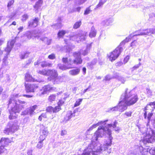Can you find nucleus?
Segmentation results:
<instances>
[{
	"label": "nucleus",
	"mask_w": 155,
	"mask_h": 155,
	"mask_svg": "<svg viewBox=\"0 0 155 155\" xmlns=\"http://www.w3.org/2000/svg\"><path fill=\"white\" fill-rule=\"evenodd\" d=\"M141 132L144 134L143 138L140 141V146H136L135 155H155V147H150L149 146L143 148L142 144H146L147 143H153L155 141V131L151 128L147 129L144 127L139 128Z\"/></svg>",
	"instance_id": "1"
},
{
	"label": "nucleus",
	"mask_w": 155,
	"mask_h": 155,
	"mask_svg": "<svg viewBox=\"0 0 155 155\" xmlns=\"http://www.w3.org/2000/svg\"><path fill=\"white\" fill-rule=\"evenodd\" d=\"M108 120L104 121H101L98 122L97 124H94L91 126L93 128H95L97 126L101 124H103L104 126L99 127L97 130L95 132L94 136L92 137L93 140H95L97 141L99 137H101L104 135H107L108 136V139L105 141L104 144L103 145L102 147L105 150L107 149L108 147L110 146L112 144V140L113 139L111 136V129L112 128H114L115 131H117L119 129L118 128H115L116 124L117 123L116 121L114 122L113 124H108L105 125V122L107 121Z\"/></svg>",
	"instance_id": "2"
},
{
	"label": "nucleus",
	"mask_w": 155,
	"mask_h": 155,
	"mask_svg": "<svg viewBox=\"0 0 155 155\" xmlns=\"http://www.w3.org/2000/svg\"><path fill=\"white\" fill-rule=\"evenodd\" d=\"M155 34V28H149L146 29L139 30L135 31L130 35L125 40L122 41L120 45L113 52L110 53L109 58L111 61L115 60L119 56L123 50L122 46L124 45L126 42H128L132 38L140 35H150Z\"/></svg>",
	"instance_id": "3"
},
{
	"label": "nucleus",
	"mask_w": 155,
	"mask_h": 155,
	"mask_svg": "<svg viewBox=\"0 0 155 155\" xmlns=\"http://www.w3.org/2000/svg\"><path fill=\"white\" fill-rule=\"evenodd\" d=\"M138 99L137 96L134 90L128 91L127 88L125 93L121 95L120 101L118 105L113 107L111 110L112 111L117 110L122 112L127 109L128 106L135 103Z\"/></svg>",
	"instance_id": "4"
},
{
	"label": "nucleus",
	"mask_w": 155,
	"mask_h": 155,
	"mask_svg": "<svg viewBox=\"0 0 155 155\" xmlns=\"http://www.w3.org/2000/svg\"><path fill=\"white\" fill-rule=\"evenodd\" d=\"M18 94H14L11 96L8 101V107H11V110H9L10 115L9 118L10 119H13L16 118V114L19 113L23 108L26 102L18 99Z\"/></svg>",
	"instance_id": "5"
},
{
	"label": "nucleus",
	"mask_w": 155,
	"mask_h": 155,
	"mask_svg": "<svg viewBox=\"0 0 155 155\" xmlns=\"http://www.w3.org/2000/svg\"><path fill=\"white\" fill-rule=\"evenodd\" d=\"M15 40L13 39L8 42L7 47L5 49V51L6 52V55L4 57L3 60V64L5 65H7L6 61L8 58V56L9 55L15 43Z\"/></svg>",
	"instance_id": "6"
},
{
	"label": "nucleus",
	"mask_w": 155,
	"mask_h": 155,
	"mask_svg": "<svg viewBox=\"0 0 155 155\" xmlns=\"http://www.w3.org/2000/svg\"><path fill=\"white\" fill-rule=\"evenodd\" d=\"M8 127H9L5 128L4 130V133L6 134H9L10 133H14L17 130L18 127L16 123L9 122L8 124Z\"/></svg>",
	"instance_id": "7"
},
{
	"label": "nucleus",
	"mask_w": 155,
	"mask_h": 155,
	"mask_svg": "<svg viewBox=\"0 0 155 155\" xmlns=\"http://www.w3.org/2000/svg\"><path fill=\"white\" fill-rule=\"evenodd\" d=\"M39 73L40 74L52 76L55 79L54 82H56V80L58 78H57L58 76V74L56 71L54 70H45L43 69L41 71H40Z\"/></svg>",
	"instance_id": "8"
},
{
	"label": "nucleus",
	"mask_w": 155,
	"mask_h": 155,
	"mask_svg": "<svg viewBox=\"0 0 155 155\" xmlns=\"http://www.w3.org/2000/svg\"><path fill=\"white\" fill-rule=\"evenodd\" d=\"M150 110L151 112H153L155 113V102L150 103L149 104L147 105V106L144 107L143 111H144L143 116L145 119L147 118V112H148V110Z\"/></svg>",
	"instance_id": "9"
},
{
	"label": "nucleus",
	"mask_w": 155,
	"mask_h": 155,
	"mask_svg": "<svg viewBox=\"0 0 155 155\" xmlns=\"http://www.w3.org/2000/svg\"><path fill=\"white\" fill-rule=\"evenodd\" d=\"M55 89L54 87H52L49 85L45 86L40 90L37 95L39 96H41L47 94L51 90H54Z\"/></svg>",
	"instance_id": "10"
},
{
	"label": "nucleus",
	"mask_w": 155,
	"mask_h": 155,
	"mask_svg": "<svg viewBox=\"0 0 155 155\" xmlns=\"http://www.w3.org/2000/svg\"><path fill=\"white\" fill-rule=\"evenodd\" d=\"M25 90L27 93L34 92L38 87V86L36 84H25Z\"/></svg>",
	"instance_id": "11"
},
{
	"label": "nucleus",
	"mask_w": 155,
	"mask_h": 155,
	"mask_svg": "<svg viewBox=\"0 0 155 155\" xmlns=\"http://www.w3.org/2000/svg\"><path fill=\"white\" fill-rule=\"evenodd\" d=\"M73 56L74 58V59L73 61H71L72 64L74 63L75 64L78 65L82 63V60L79 53H78L77 52H74L73 53Z\"/></svg>",
	"instance_id": "12"
},
{
	"label": "nucleus",
	"mask_w": 155,
	"mask_h": 155,
	"mask_svg": "<svg viewBox=\"0 0 155 155\" xmlns=\"http://www.w3.org/2000/svg\"><path fill=\"white\" fill-rule=\"evenodd\" d=\"M36 105H34L31 107L27 108L25 110L22 111L21 114V115H25L29 114L31 116H32L34 114V110L37 107Z\"/></svg>",
	"instance_id": "13"
},
{
	"label": "nucleus",
	"mask_w": 155,
	"mask_h": 155,
	"mask_svg": "<svg viewBox=\"0 0 155 155\" xmlns=\"http://www.w3.org/2000/svg\"><path fill=\"white\" fill-rule=\"evenodd\" d=\"M10 140L8 138H2L0 141V144L2 145L0 146V151L3 152L5 151L4 146H5L10 143Z\"/></svg>",
	"instance_id": "14"
},
{
	"label": "nucleus",
	"mask_w": 155,
	"mask_h": 155,
	"mask_svg": "<svg viewBox=\"0 0 155 155\" xmlns=\"http://www.w3.org/2000/svg\"><path fill=\"white\" fill-rule=\"evenodd\" d=\"M69 39L70 40L72 41H76L78 43H79V40H78V34L76 32H73L68 37ZM68 40V39H65L64 40L65 41L67 42V40Z\"/></svg>",
	"instance_id": "15"
},
{
	"label": "nucleus",
	"mask_w": 155,
	"mask_h": 155,
	"mask_svg": "<svg viewBox=\"0 0 155 155\" xmlns=\"http://www.w3.org/2000/svg\"><path fill=\"white\" fill-rule=\"evenodd\" d=\"M41 134L40 137V138L41 140H44L46 137L48 133L47 128L43 126L42 129L41 130Z\"/></svg>",
	"instance_id": "16"
},
{
	"label": "nucleus",
	"mask_w": 155,
	"mask_h": 155,
	"mask_svg": "<svg viewBox=\"0 0 155 155\" xmlns=\"http://www.w3.org/2000/svg\"><path fill=\"white\" fill-rule=\"evenodd\" d=\"M39 20L38 18H35L34 19L31 21L28 22V27H35L38 25Z\"/></svg>",
	"instance_id": "17"
},
{
	"label": "nucleus",
	"mask_w": 155,
	"mask_h": 155,
	"mask_svg": "<svg viewBox=\"0 0 155 155\" xmlns=\"http://www.w3.org/2000/svg\"><path fill=\"white\" fill-rule=\"evenodd\" d=\"M87 32L84 31L81 33L78 34V40L80 41H83L85 40L87 36Z\"/></svg>",
	"instance_id": "18"
},
{
	"label": "nucleus",
	"mask_w": 155,
	"mask_h": 155,
	"mask_svg": "<svg viewBox=\"0 0 155 155\" xmlns=\"http://www.w3.org/2000/svg\"><path fill=\"white\" fill-rule=\"evenodd\" d=\"M75 116V112L73 111V112L71 111H68L65 117V119L66 120H68L71 118L74 117Z\"/></svg>",
	"instance_id": "19"
},
{
	"label": "nucleus",
	"mask_w": 155,
	"mask_h": 155,
	"mask_svg": "<svg viewBox=\"0 0 155 155\" xmlns=\"http://www.w3.org/2000/svg\"><path fill=\"white\" fill-rule=\"evenodd\" d=\"M113 21V19L112 18H108L103 21L101 24L103 25L107 26L111 23Z\"/></svg>",
	"instance_id": "20"
},
{
	"label": "nucleus",
	"mask_w": 155,
	"mask_h": 155,
	"mask_svg": "<svg viewBox=\"0 0 155 155\" xmlns=\"http://www.w3.org/2000/svg\"><path fill=\"white\" fill-rule=\"evenodd\" d=\"M113 76L114 78L117 79L118 80L121 81L123 84H124L126 81L125 79L120 76L118 73H114Z\"/></svg>",
	"instance_id": "21"
},
{
	"label": "nucleus",
	"mask_w": 155,
	"mask_h": 155,
	"mask_svg": "<svg viewBox=\"0 0 155 155\" xmlns=\"http://www.w3.org/2000/svg\"><path fill=\"white\" fill-rule=\"evenodd\" d=\"M80 70L79 68H76L69 71V74L72 76H75L78 74L80 72Z\"/></svg>",
	"instance_id": "22"
},
{
	"label": "nucleus",
	"mask_w": 155,
	"mask_h": 155,
	"mask_svg": "<svg viewBox=\"0 0 155 155\" xmlns=\"http://www.w3.org/2000/svg\"><path fill=\"white\" fill-rule=\"evenodd\" d=\"M25 79L26 81H35V79L28 72L25 75Z\"/></svg>",
	"instance_id": "23"
},
{
	"label": "nucleus",
	"mask_w": 155,
	"mask_h": 155,
	"mask_svg": "<svg viewBox=\"0 0 155 155\" xmlns=\"http://www.w3.org/2000/svg\"><path fill=\"white\" fill-rule=\"evenodd\" d=\"M43 2V0H38V1L36 2L34 7V8L36 9L35 11L36 12H38V9L41 7Z\"/></svg>",
	"instance_id": "24"
},
{
	"label": "nucleus",
	"mask_w": 155,
	"mask_h": 155,
	"mask_svg": "<svg viewBox=\"0 0 155 155\" xmlns=\"http://www.w3.org/2000/svg\"><path fill=\"white\" fill-rule=\"evenodd\" d=\"M34 36L35 37V38H37L38 40H41L42 41H44L45 43H46L47 41L48 40V39L47 37H41V34H38V36L36 35Z\"/></svg>",
	"instance_id": "25"
},
{
	"label": "nucleus",
	"mask_w": 155,
	"mask_h": 155,
	"mask_svg": "<svg viewBox=\"0 0 155 155\" xmlns=\"http://www.w3.org/2000/svg\"><path fill=\"white\" fill-rule=\"evenodd\" d=\"M29 54L30 52L27 51L21 52L19 55L20 58L21 59L26 58L28 57Z\"/></svg>",
	"instance_id": "26"
},
{
	"label": "nucleus",
	"mask_w": 155,
	"mask_h": 155,
	"mask_svg": "<svg viewBox=\"0 0 155 155\" xmlns=\"http://www.w3.org/2000/svg\"><path fill=\"white\" fill-rule=\"evenodd\" d=\"M35 32L34 31H28L26 33V36L28 39L30 38L33 37L35 38L34 36L36 35L38 36V34H35Z\"/></svg>",
	"instance_id": "27"
},
{
	"label": "nucleus",
	"mask_w": 155,
	"mask_h": 155,
	"mask_svg": "<svg viewBox=\"0 0 155 155\" xmlns=\"http://www.w3.org/2000/svg\"><path fill=\"white\" fill-rule=\"evenodd\" d=\"M96 31L95 30L94 27L92 26L89 34V36L91 38L95 37L96 35Z\"/></svg>",
	"instance_id": "28"
},
{
	"label": "nucleus",
	"mask_w": 155,
	"mask_h": 155,
	"mask_svg": "<svg viewBox=\"0 0 155 155\" xmlns=\"http://www.w3.org/2000/svg\"><path fill=\"white\" fill-rule=\"evenodd\" d=\"M97 62V58H94L91 62L88 63V65L91 68L93 69V66L95 65Z\"/></svg>",
	"instance_id": "29"
},
{
	"label": "nucleus",
	"mask_w": 155,
	"mask_h": 155,
	"mask_svg": "<svg viewBox=\"0 0 155 155\" xmlns=\"http://www.w3.org/2000/svg\"><path fill=\"white\" fill-rule=\"evenodd\" d=\"M58 67L59 69L62 70H65L70 68L64 64H58Z\"/></svg>",
	"instance_id": "30"
},
{
	"label": "nucleus",
	"mask_w": 155,
	"mask_h": 155,
	"mask_svg": "<svg viewBox=\"0 0 155 155\" xmlns=\"http://www.w3.org/2000/svg\"><path fill=\"white\" fill-rule=\"evenodd\" d=\"M52 64L46 61H43L41 62L40 65L42 67H51Z\"/></svg>",
	"instance_id": "31"
},
{
	"label": "nucleus",
	"mask_w": 155,
	"mask_h": 155,
	"mask_svg": "<svg viewBox=\"0 0 155 155\" xmlns=\"http://www.w3.org/2000/svg\"><path fill=\"white\" fill-rule=\"evenodd\" d=\"M62 61L64 63L66 64L67 63H68V64L71 65L72 64L71 62V59H69L68 60V59L67 58H63L62 59Z\"/></svg>",
	"instance_id": "32"
},
{
	"label": "nucleus",
	"mask_w": 155,
	"mask_h": 155,
	"mask_svg": "<svg viewBox=\"0 0 155 155\" xmlns=\"http://www.w3.org/2000/svg\"><path fill=\"white\" fill-rule=\"evenodd\" d=\"M89 52V51L88 50L86 49L84 50H80V51L77 52L78 53H80V55H81V54H82L84 56L86 55H87Z\"/></svg>",
	"instance_id": "33"
},
{
	"label": "nucleus",
	"mask_w": 155,
	"mask_h": 155,
	"mask_svg": "<svg viewBox=\"0 0 155 155\" xmlns=\"http://www.w3.org/2000/svg\"><path fill=\"white\" fill-rule=\"evenodd\" d=\"M81 24V21L80 20L75 22L73 25V28L74 29H77L79 28Z\"/></svg>",
	"instance_id": "34"
},
{
	"label": "nucleus",
	"mask_w": 155,
	"mask_h": 155,
	"mask_svg": "<svg viewBox=\"0 0 155 155\" xmlns=\"http://www.w3.org/2000/svg\"><path fill=\"white\" fill-rule=\"evenodd\" d=\"M148 111H149V112H148V116L147 117V118L148 120V123H149L150 122L151 119V118L152 115H153V114H154V113L153 112H151V111H150L149 110H148Z\"/></svg>",
	"instance_id": "35"
},
{
	"label": "nucleus",
	"mask_w": 155,
	"mask_h": 155,
	"mask_svg": "<svg viewBox=\"0 0 155 155\" xmlns=\"http://www.w3.org/2000/svg\"><path fill=\"white\" fill-rule=\"evenodd\" d=\"M65 33L66 32L65 31L63 30L59 31L58 33V37L59 38L62 37Z\"/></svg>",
	"instance_id": "36"
},
{
	"label": "nucleus",
	"mask_w": 155,
	"mask_h": 155,
	"mask_svg": "<svg viewBox=\"0 0 155 155\" xmlns=\"http://www.w3.org/2000/svg\"><path fill=\"white\" fill-rule=\"evenodd\" d=\"M86 1V0H76L75 3L77 5H80L82 4L85 2Z\"/></svg>",
	"instance_id": "37"
},
{
	"label": "nucleus",
	"mask_w": 155,
	"mask_h": 155,
	"mask_svg": "<svg viewBox=\"0 0 155 155\" xmlns=\"http://www.w3.org/2000/svg\"><path fill=\"white\" fill-rule=\"evenodd\" d=\"M61 109V107L59 105L58 106H56L54 108L53 107V113L57 112Z\"/></svg>",
	"instance_id": "38"
},
{
	"label": "nucleus",
	"mask_w": 155,
	"mask_h": 155,
	"mask_svg": "<svg viewBox=\"0 0 155 155\" xmlns=\"http://www.w3.org/2000/svg\"><path fill=\"white\" fill-rule=\"evenodd\" d=\"M82 99H78L75 103L74 106L77 107L82 102Z\"/></svg>",
	"instance_id": "39"
},
{
	"label": "nucleus",
	"mask_w": 155,
	"mask_h": 155,
	"mask_svg": "<svg viewBox=\"0 0 155 155\" xmlns=\"http://www.w3.org/2000/svg\"><path fill=\"white\" fill-rule=\"evenodd\" d=\"M56 98V95L54 94L51 95L49 97L48 100L50 102L54 101Z\"/></svg>",
	"instance_id": "40"
},
{
	"label": "nucleus",
	"mask_w": 155,
	"mask_h": 155,
	"mask_svg": "<svg viewBox=\"0 0 155 155\" xmlns=\"http://www.w3.org/2000/svg\"><path fill=\"white\" fill-rule=\"evenodd\" d=\"M46 110L47 112L50 113H53V107L51 106L48 107L47 108Z\"/></svg>",
	"instance_id": "41"
},
{
	"label": "nucleus",
	"mask_w": 155,
	"mask_h": 155,
	"mask_svg": "<svg viewBox=\"0 0 155 155\" xmlns=\"http://www.w3.org/2000/svg\"><path fill=\"white\" fill-rule=\"evenodd\" d=\"M81 8L80 7H78L76 8H74L73 9H72L71 11V13L74 12H75L76 11L78 12H80Z\"/></svg>",
	"instance_id": "42"
},
{
	"label": "nucleus",
	"mask_w": 155,
	"mask_h": 155,
	"mask_svg": "<svg viewBox=\"0 0 155 155\" xmlns=\"http://www.w3.org/2000/svg\"><path fill=\"white\" fill-rule=\"evenodd\" d=\"M43 140H41L38 142L37 145V147L39 149H41L42 148L43 146L42 141Z\"/></svg>",
	"instance_id": "43"
},
{
	"label": "nucleus",
	"mask_w": 155,
	"mask_h": 155,
	"mask_svg": "<svg viewBox=\"0 0 155 155\" xmlns=\"http://www.w3.org/2000/svg\"><path fill=\"white\" fill-rule=\"evenodd\" d=\"M14 2V0H11L9 1L8 2L7 7L8 8L9 7H10Z\"/></svg>",
	"instance_id": "44"
},
{
	"label": "nucleus",
	"mask_w": 155,
	"mask_h": 155,
	"mask_svg": "<svg viewBox=\"0 0 155 155\" xmlns=\"http://www.w3.org/2000/svg\"><path fill=\"white\" fill-rule=\"evenodd\" d=\"M132 112L131 111L126 112L124 113V115L126 116V117L127 118L128 117H130L131 116Z\"/></svg>",
	"instance_id": "45"
},
{
	"label": "nucleus",
	"mask_w": 155,
	"mask_h": 155,
	"mask_svg": "<svg viewBox=\"0 0 155 155\" xmlns=\"http://www.w3.org/2000/svg\"><path fill=\"white\" fill-rule=\"evenodd\" d=\"M141 63L139 62L138 64L134 66L132 68V71H134V70L138 68L141 65Z\"/></svg>",
	"instance_id": "46"
},
{
	"label": "nucleus",
	"mask_w": 155,
	"mask_h": 155,
	"mask_svg": "<svg viewBox=\"0 0 155 155\" xmlns=\"http://www.w3.org/2000/svg\"><path fill=\"white\" fill-rule=\"evenodd\" d=\"M48 58L50 59L53 60L55 58V56L54 54H51L48 56Z\"/></svg>",
	"instance_id": "47"
},
{
	"label": "nucleus",
	"mask_w": 155,
	"mask_h": 155,
	"mask_svg": "<svg viewBox=\"0 0 155 155\" xmlns=\"http://www.w3.org/2000/svg\"><path fill=\"white\" fill-rule=\"evenodd\" d=\"M28 15L26 14H24V15L22 16V18L21 19L22 21H26L27 19L28 18Z\"/></svg>",
	"instance_id": "48"
},
{
	"label": "nucleus",
	"mask_w": 155,
	"mask_h": 155,
	"mask_svg": "<svg viewBox=\"0 0 155 155\" xmlns=\"http://www.w3.org/2000/svg\"><path fill=\"white\" fill-rule=\"evenodd\" d=\"M146 92L147 94H148V97H150V96L152 95V92L150 89L147 88L146 89Z\"/></svg>",
	"instance_id": "49"
},
{
	"label": "nucleus",
	"mask_w": 155,
	"mask_h": 155,
	"mask_svg": "<svg viewBox=\"0 0 155 155\" xmlns=\"http://www.w3.org/2000/svg\"><path fill=\"white\" fill-rule=\"evenodd\" d=\"M91 10L89 8H87L84 11V14L85 15H87L89 14Z\"/></svg>",
	"instance_id": "50"
},
{
	"label": "nucleus",
	"mask_w": 155,
	"mask_h": 155,
	"mask_svg": "<svg viewBox=\"0 0 155 155\" xmlns=\"http://www.w3.org/2000/svg\"><path fill=\"white\" fill-rule=\"evenodd\" d=\"M64 99H61L59 100V101L58 103V105L60 106L61 105H62L64 103Z\"/></svg>",
	"instance_id": "51"
},
{
	"label": "nucleus",
	"mask_w": 155,
	"mask_h": 155,
	"mask_svg": "<svg viewBox=\"0 0 155 155\" xmlns=\"http://www.w3.org/2000/svg\"><path fill=\"white\" fill-rule=\"evenodd\" d=\"M92 43H91L89 44H88L87 45L86 49L87 50H88L89 51H90L91 48V47L92 46Z\"/></svg>",
	"instance_id": "52"
},
{
	"label": "nucleus",
	"mask_w": 155,
	"mask_h": 155,
	"mask_svg": "<svg viewBox=\"0 0 155 155\" xmlns=\"http://www.w3.org/2000/svg\"><path fill=\"white\" fill-rule=\"evenodd\" d=\"M112 79V77L109 75H107L104 80L108 81Z\"/></svg>",
	"instance_id": "53"
},
{
	"label": "nucleus",
	"mask_w": 155,
	"mask_h": 155,
	"mask_svg": "<svg viewBox=\"0 0 155 155\" xmlns=\"http://www.w3.org/2000/svg\"><path fill=\"white\" fill-rule=\"evenodd\" d=\"M101 2L102 1H100L98 4L96 6L97 8L101 7L104 4V2Z\"/></svg>",
	"instance_id": "54"
},
{
	"label": "nucleus",
	"mask_w": 155,
	"mask_h": 155,
	"mask_svg": "<svg viewBox=\"0 0 155 155\" xmlns=\"http://www.w3.org/2000/svg\"><path fill=\"white\" fill-rule=\"evenodd\" d=\"M90 87V86H89L87 88L84 89L83 92H82L81 93V94H83L84 93L86 92L87 91H89L90 90H89V88Z\"/></svg>",
	"instance_id": "55"
},
{
	"label": "nucleus",
	"mask_w": 155,
	"mask_h": 155,
	"mask_svg": "<svg viewBox=\"0 0 155 155\" xmlns=\"http://www.w3.org/2000/svg\"><path fill=\"white\" fill-rule=\"evenodd\" d=\"M93 129V127H91L87 130L86 131V133H85V134L87 135L88 134H89V131L92 130Z\"/></svg>",
	"instance_id": "56"
},
{
	"label": "nucleus",
	"mask_w": 155,
	"mask_h": 155,
	"mask_svg": "<svg viewBox=\"0 0 155 155\" xmlns=\"http://www.w3.org/2000/svg\"><path fill=\"white\" fill-rule=\"evenodd\" d=\"M41 61L40 60H38L36 62H35L34 63V65L35 66H36L37 65H38L41 64Z\"/></svg>",
	"instance_id": "57"
},
{
	"label": "nucleus",
	"mask_w": 155,
	"mask_h": 155,
	"mask_svg": "<svg viewBox=\"0 0 155 155\" xmlns=\"http://www.w3.org/2000/svg\"><path fill=\"white\" fill-rule=\"evenodd\" d=\"M129 59V57L128 56H126L125 58H124V62L125 63H127Z\"/></svg>",
	"instance_id": "58"
},
{
	"label": "nucleus",
	"mask_w": 155,
	"mask_h": 155,
	"mask_svg": "<svg viewBox=\"0 0 155 155\" xmlns=\"http://www.w3.org/2000/svg\"><path fill=\"white\" fill-rule=\"evenodd\" d=\"M67 131L65 130H62L61 135L62 136H64L67 134Z\"/></svg>",
	"instance_id": "59"
},
{
	"label": "nucleus",
	"mask_w": 155,
	"mask_h": 155,
	"mask_svg": "<svg viewBox=\"0 0 155 155\" xmlns=\"http://www.w3.org/2000/svg\"><path fill=\"white\" fill-rule=\"evenodd\" d=\"M32 150H29L27 151L28 155H32Z\"/></svg>",
	"instance_id": "60"
},
{
	"label": "nucleus",
	"mask_w": 155,
	"mask_h": 155,
	"mask_svg": "<svg viewBox=\"0 0 155 155\" xmlns=\"http://www.w3.org/2000/svg\"><path fill=\"white\" fill-rule=\"evenodd\" d=\"M24 97H26L27 98H31L33 97V95H28V94H24L23 95Z\"/></svg>",
	"instance_id": "61"
},
{
	"label": "nucleus",
	"mask_w": 155,
	"mask_h": 155,
	"mask_svg": "<svg viewBox=\"0 0 155 155\" xmlns=\"http://www.w3.org/2000/svg\"><path fill=\"white\" fill-rule=\"evenodd\" d=\"M123 63L122 62H119L116 63L115 65L117 66H120Z\"/></svg>",
	"instance_id": "62"
},
{
	"label": "nucleus",
	"mask_w": 155,
	"mask_h": 155,
	"mask_svg": "<svg viewBox=\"0 0 155 155\" xmlns=\"http://www.w3.org/2000/svg\"><path fill=\"white\" fill-rule=\"evenodd\" d=\"M51 41H52V40L51 39H48V40L47 41L46 43V44L48 45H50L51 43Z\"/></svg>",
	"instance_id": "63"
},
{
	"label": "nucleus",
	"mask_w": 155,
	"mask_h": 155,
	"mask_svg": "<svg viewBox=\"0 0 155 155\" xmlns=\"http://www.w3.org/2000/svg\"><path fill=\"white\" fill-rule=\"evenodd\" d=\"M86 69L85 67H83L82 68V71L83 74H84L86 73Z\"/></svg>",
	"instance_id": "64"
}]
</instances>
